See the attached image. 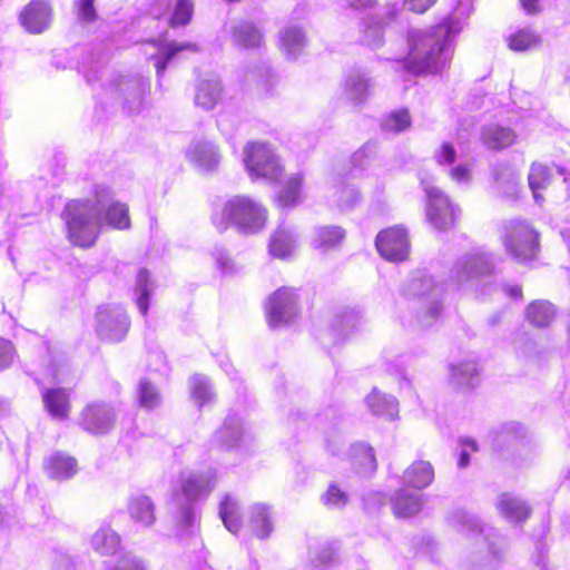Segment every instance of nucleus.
Masks as SVG:
<instances>
[{"mask_svg": "<svg viewBox=\"0 0 570 570\" xmlns=\"http://www.w3.org/2000/svg\"><path fill=\"white\" fill-rule=\"evenodd\" d=\"M248 525L259 539H266L273 531L271 509L263 503H255L248 510Z\"/></svg>", "mask_w": 570, "mask_h": 570, "instance_id": "bb28decb", "label": "nucleus"}, {"mask_svg": "<svg viewBox=\"0 0 570 570\" xmlns=\"http://www.w3.org/2000/svg\"><path fill=\"white\" fill-rule=\"evenodd\" d=\"M212 220L219 232H224L229 225H233L242 234L254 235L265 228L268 210L253 197L235 195L214 212Z\"/></svg>", "mask_w": 570, "mask_h": 570, "instance_id": "7ed1b4c3", "label": "nucleus"}, {"mask_svg": "<svg viewBox=\"0 0 570 570\" xmlns=\"http://www.w3.org/2000/svg\"><path fill=\"white\" fill-rule=\"evenodd\" d=\"M115 421L111 406L106 403L94 402L88 404L80 414V425L92 434L107 433Z\"/></svg>", "mask_w": 570, "mask_h": 570, "instance_id": "2eb2a0df", "label": "nucleus"}, {"mask_svg": "<svg viewBox=\"0 0 570 570\" xmlns=\"http://www.w3.org/2000/svg\"><path fill=\"white\" fill-rule=\"evenodd\" d=\"M154 291V283L150 278L149 272L140 269L137 274L135 294L136 303L141 315H146L149 307V297Z\"/></svg>", "mask_w": 570, "mask_h": 570, "instance_id": "79ce46f5", "label": "nucleus"}, {"mask_svg": "<svg viewBox=\"0 0 570 570\" xmlns=\"http://www.w3.org/2000/svg\"><path fill=\"white\" fill-rule=\"evenodd\" d=\"M96 331L98 335L108 342L121 341L130 326L125 309L119 305H102L96 314Z\"/></svg>", "mask_w": 570, "mask_h": 570, "instance_id": "9b49d317", "label": "nucleus"}, {"mask_svg": "<svg viewBox=\"0 0 570 570\" xmlns=\"http://www.w3.org/2000/svg\"><path fill=\"white\" fill-rule=\"evenodd\" d=\"M375 246L381 256L390 262H402L410 252L407 233L399 226L380 232L375 239Z\"/></svg>", "mask_w": 570, "mask_h": 570, "instance_id": "f8f14e48", "label": "nucleus"}, {"mask_svg": "<svg viewBox=\"0 0 570 570\" xmlns=\"http://www.w3.org/2000/svg\"><path fill=\"white\" fill-rule=\"evenodd\" d=\"M461 444L464 448L461 450L458 464H459L460 468H465L470 463V451L471 452L476 451L478 450V444L472 439H463L461 441Z\"/></svg>", "mask_w": 570, "mask_h": 570, "instance_id": "052dcab7", "label": "nucleus"}, {"mask_svg": "<svg viewBox=\"0 0 570 570\" xmlns=\"http://www.w3.org/2000/svg\"><path fill=\"white\" fill-rule=\"evenodd\" d=\"M342 448V440L340 436H335L334 439H327L326 441V450L334 456L338 455Z\"/></svg>", "mask_w": 570, "mask_h": 570, "instance_id": "69168bd1", "label": "nucleus"}, {"mask_svg": "<svg viewBox=\"0 0 570 570\" xmlns=\"http://www.w3.org/2000/svg\"><path fill=\"white\" fill-rule=\"evenodd\" d=\"M368 410L386 420H395L399 414V403L392 395L381 393L374 389L365 399Z\"/></svg>", "mask_w": 570, "mask_h": 570, "instance_id": "a878e982", "label": "nucleus"}, {"mask_svg": "<svg viewBox=\"0 0 570 570\" xmlns=\"http://www.w3.org/2000/svg\"><path fill=\"white\" fill-rule=\"evenodd\" d=\"M127 509L131 520L142 528L151 527L156 520L154 503L147 495L130 497Z\"/></svg>", "mask_w": 570, "mask_h": 570, "instance_id": "b1692460", "label": "nucleus"}, {"mask_svg": "<svg viewBox=\"0 0 570 570\" xmlns=\"http://www.w3.org/2000/svg\"><path fill=\"white\" fill-rule=\"evenodd\" d=\"M502 291L511 298L522 297V289L519 285H504Z\"/></svg>", "mask_w": 570, "mask_h": 570, "instance_id": "338daca9", "label": "nucleus"}, {"mask_svg": "<svg viewBox=\"0 0 570 570\" xmlns=\"http://www.w3.org/2000/svg\"><path fill=\"white\" fill-rule=\"evenodd\" d=\"M372 88L371 80L363 75L353 73L347 77L345 81L346 97L354 104L362 102L366 99L370 89Z\"/></svg>", "mask_w": 570, "mask_h": 570, "instance_id": "37998d69", "label": "nucleus"}, {"mask_svg": "<svg viewBox=\"0 0 570 570\" xmlns=\"http://www.w3.org/2000/svg\"><path fill=\"white\" fill-rule=\"evenodd\" d=\"M345 238V230L340 226L325 225L314 228L311 245L322 252L337 247Z\"/></svg>", "mask_w": 570, "mask_h": 570, "instance_id": "cd10ccee", "label": "nucleus"}, {"mask_svg": "<svg viewBox=\"0 0 570 570\" xmlns=\"http://www.w3.org/2000/svg\"><path fill=\"white\" fill-rule=\"evenodd\" d=\"M434 159L439 165H450L455 160V149L450 142H443L435 151Z\"/></svg>", "mask_w": 570, "mask_h": 570, "instance_id": "6e6d98bb", "label": "nucleus"}, {"mask_svg": "<svg viewBox=\"0 0 570 570\" xmlns=\"http://www.w3.org/2000/svg\"><path fill=\"white\" fill-rule=\"evenodd\" d=\"M492 268L491 256L481 249H475L456 261L451 272V278L459 287H472L480 282L482 276L490 274Z\"/></svg>", "mask_w": 570, "mask_h": 570, "instance_id": "6e6552de", "label": "nucleus"}, {"mask_svg": "<svg viewBox=\"0 0 570 570\" xmlns=\"http://www.w3.org/2000/svg\"><path fill=\"white\" fill-rule=\"evenodd\" d=\"M21 26L33 35L46 31L52 20V8L47 0H32L21 11Z\"/></svg>", "mask_w": 570, "mask_h": 570, "instance_id": "dca6fc26", "label": "nucleus"}, {"mask_svg": "<svg viewBox=\"0 0 570 570\" xmlns=\"http://www.w3.org/2000/svg\"><path fill=\"white\" fill-rule=\"evenodd\" d=\"M436 1L438 0H403V8L411 12L422 14L432 8Z\"/></svg>", "mask_w": 570, "mask_h": 570, "instance_id": "bf43d9fd", "label": "nucleus"}, {"mask_svg": "<svg viewBox=\"0 0 570 570\" xmlns=\"http://www.w3.org/2000/svg\"><path fill=\"white\" fill-rule=\"evenodd\" d=\"M138 402L140 407L154 410L161 404V396L155 385L142 380L138 385Z\"/></svg>", "mask_w": 570, "mask_h": 570, "instance_id": "de8ad7c7", "label": "nucleus"}, {"mask_svg": "<svg viewBox=\"0 0 570 570\" xmlns=\"http://www.w3.org/2000/svg\"><path fill=\"white\" fill-rule=\"evenodd\" d=\"M451 381L459 387H474L480 382V367L475 361H462L451 365Z\"/></svg>", "mask_w": 570, "mask_h": 570, "instance_id": "473e14b6", "label": "nucleus"}, {"mask_svg": "<svg viewBox=\"0 0 570 570\" xmlns=\"http://www.w3.org/2000/svg\"><path fill=\"white\" fill-rule=\"evenodd\" d=\"M346 6L355 11H363L375 6L376 0H345Z\"/></svg>", "mask_w": 570, "mask_h": 570, "instance_id": "e2e57ef3", "label": "nucleus"}, {"mask_svg": "<svg viewBox=\"0 0 570 570\" xmlns=\"http://www.w3.org/2000/svg\"><path fill=\"white\" fill-rule=\"evenodd\" d=\"M557 311L553 304L543 299L532 302L525 309L527 320L537 327L549 326L554 320Z\"/></svg>", "mask_w": 570, "mask_h": 570, "instance_id": "e433bc0d", "label": "nucleus"}, {"mask_svg": "<svg viewBox=\"0 0 570 570\" xmlns=\"http://www.w3.org/2000/svg\"><path fill=\"white\" fill-rule=\"evenodd\" d=\"M404 294L410 297L425 298V309L419 315V322L422 326L428 327L438 320L441 313V304L439 302L441 288L431 276L425 274L414 276L406 284Z\"/></svg>", "mask_w": 570, "mask_h": 570, "instance_id": "1a4fd4ad", "label": "nucleus"}, {"mask_svg": "<svg viewBox=\"0 0 570 570\" xmlns=\"http://www.w3.org/2000/svg\"><path fill=\"white\" fill-rule=\"evenodd\" d=\"M450 523L460 531L482 532V528L478 519L465 511H456L450 518Z\"/></svg>", "mask_w": 570, "mask_h": 570, "instance_id": "8fccbe9b", "label": "nucleus"}, {"mask_svg": "<svg viewBox=\"0 0 570 570\" xmlns=\"http://www.w3.org/2000/svg\"><path fill=\"white\" fill-rule=\"evenodd\" d=\"M14 356L16 353L11 342L0 337V371L11 365Z\"/></svg>", "mask_w": 570, "mask_h": 570, "instance_id": "13d9d810", "label": "nucleus"}, {"mask_svg": "<svg viewBox=\"0 0 570 570\" xmlns=\"http://www.w3.org/2000/svg\"><path fill=\"white\" fill-rule=\"evenodd\" d=\"M333 203L341 210H350L361 202V194L353 184H347L343 179L333 180Z\"/></svg>", "mask_w": 570, "mask_h": 570, "instance_id": "72a5a7b5", "label": "nucleus"}, {"mask_svg": "<svg viewBox=\"0 0 570 570\" xmlns=\"http://www.w3.org/2000/svg\"><path fill=\"white\" fill-rule=\"evenodd\" d=\"M334 556V551L330 546H323L318 550L309 549L311 561L315 567H321L328 563Z\"/></svg>", "mask_w": 570, "mask_h": 570, "instance_id": "4d7b16f0", "label": "nucleus"}, {"mask_svg": "<svg viewBox=\"0 0 570 570\" xmlns=\"http://www.w3.org/2000/svg\"><path fill=\"white\" fill-rule=\"evenodd\" d=\"M92 549L102 554H114L120 546V537L109 525L100 527L91 537Z\"/></svg>", "mask_w": 570, "mask_h": 570, "instance_id": "c9c22d12", "label": "nucleus"}, {"mask_svg": "<svg viewBox=\"0 0 570 570\" xmlns=\"http://www.w3.org/2000/svg\"><path fill=\"white\" fill-rule=\"evenodd\" d=\"M185 156L188 163L202 173L216 170L222 160L219 148L204 138L193 139L186 148Z\"/></svg>", "mask_w": 570, "mask_h": 570, "instance_id": "ddd939ff", "label": "nucleus"}, {"mask_svg": "<svg viewBox=\"0 0 570 570\" xmlns=\"http://www.w3.org/2000/svg\"><path fill=\"white\" fill-rule=\"evenodd\" d=\"M358 323V317L353 313H346L343 315L340 325L342 330L345 328H355Z\"/></svg>", "mask_w": 570, "mask_h": 570, "instance_id": "0e129e2a", "label": "nucleus"}, {"mask_svg": "<svg viewBox=\"0 0 570 570\" xmlns=\"http://www.w3.org/2000/svg\"><path fill=\"white\" fill-rule=\"evenodd\" d=\"M68 238L79 247L92 246L105 228L126 229L130 226L128 207L115 200L106 185H96L90 197L70 200L62 214Z\"/></svg>", "mask_w": 570, "mask_h": 570, "instance_id": "f03ea898", "label": "nucleus"}, {"mask_svg": "<svg viewBox=\"0 0 570 570\" xmlns=\"http://www.w3.org/2000/svg\"><path fill=\"white\" fill-rule=\"evenodd\" d=\"M501 240L505 252L520 263L534 259L539 253V234L523 220L505 224Z\"/></svg>", "mask_w": 570, "mask_h": 570, "instance_id": "0eeeda50", "label": "nucleus"}, {"mask_svg": "<svg viewBox=\"0 0 570 570\" xmlns=\"http://www.w3.org/2000/svg\"><path fill=\"white\" fill-rule=\"evenodd\" d=\"M265 309L271 327L277 328L292 323L298 314V298L295 289L278 288L269 296Z\"/></svg>", "mask_w": 570, "mask_h": 570, "instance_id": "9d476101", "label": "nucleus"}, {"mask_svg": "<svg viewBox=\"0 0 570 570\" xmlns=\"http://www.w3.org/2000/svg\"><path fill=\"white\" fill-rule=\"evenodd\" d=\"M528 179L535 203L541 204L543 199L540 191L546 189L551 180L549 168L542 164H532Z\"/></svg>", "mask_w": 570, "mask_h": 570, "instance_id": "c03bdc74", "label": "nucleus"}, {"mask_svg": "<svg viewBox=\"0 0 570 570\" xmlns=\"http://www.w3.org/2000/svg\"><path fill=\"white\" fill-rule=\"evenodd\" d=\"M78 16L83 21H92L96 12L94 8V0H79L77 3Z\"/></svg>", "mask_w": 570, "mask_h": 570, "instance_id": "680f3d73", "label": "nucleus"}, {"mask_svg": "<svg viewBox=\"0 0 570 570\" xmlns=\"http://www.w3.org/2000/svg\"><path fill=\"white\" fill-rule=\"evenodd\" d=\"M507 41L511 50L521 52L534 48L539 43L540 38L531 29H520L511 33Z\"/></svg>", "mask_w": 570, "mask_h": 570, "instance_id": "a18cd8bd", "label": "nucleus"}, {"mask_svg": "<svg viewBox=\"0 0 570 570\" xmlns=\"http://www.w3.org/2000/svg\"><path fill=\"white\" fill-rule=\"evenodd\" d=\"M321 502L328 509H342L348 502V494L337 483L332 482L321 495Z\"/></svg>", "mask_w": 570, "mask_h": 570, "instance_id": "09e8293b", "label": "nucleus"}, {"mask_svg": "<svg viewBox=\"0 0 570 570\" xmlns=\"http://www.w3.org/2000/svg\"><path fill=\"white\" fill-rule=\"evenodd\" d=\"M517 139L515 131L509 126L490 124L481 131L482 142L491 149L500 150L511 146Z\"/></svg>", "mask_w": 570, "mask_h": 570, "instance_id": "5701e85b", "label": "nucleus"}, {"mask_svg": "<svg viewBox=\"0 0 570 570\" xmlns=\"http://www.w3.org/2000/svg\"><path fill=\"white\" fill-rule=\"evenodd\" d=\"M472 11V0H456L452 12L440 23L426 29H410L407 55L397 61V66L412 75H436L445 70L452 60L454 39L464 29Z\"/></svg>", "mask_w": 570, "mask_h": 570, "instance_id": "f257e3e1", "label": "nucleus"}, {"mask_svg": "<svg viewBox=\"0 0 570 570\" xmlns=\"http://www.w3.org/2000/svg\"><path fill=\"white\" fill-rule=\"evenodd\" d=\"M115 87L124 97L128 110L134 112L139 110L150 86L144 78L120 77Z\"/></svg>", "mask_w": 570, "mask_h": 570, "instance_id": "a211bd4d", "label": "nucleus"}, {"mask_svg": "<svg viewBox=\"0 0 570 570\" xmlns=\"http://www.w3.org/2000/svg\"><path fill=\"white\" fill-rule=\"evenodd\" d=\"M244 426L240 417L229 415L213 436V442L222 448H233L242 439Z\"/></svg>", "mask_w": 570, "mask_h": 570, "instance_id": "c756f323", "label": "nucleus"}, {"mask_svg": "<svg viewBox=\"0 0 570 570\" xmlns=\"http://www.w3.org/2000/svg\"><path fill=\"white\" fill-rule=\"evenodd\" d=\"M420 183L426 196V218L439 230L454 226L460 210L449 197L433 184V178L426 171H420Z\"/></svg>", "mask_w": 570, "mask_h": 570, "instance_id": "423d86ee", "label": "nucleus"}, {"mask_svg": "<svg viewBox=\"0 0 570 570\" xmlns=\"http://www.w3.org/2000/svg\"><path fill=\"white\" fill-rule=\"evenodd\" d=\"M385 24L381 16L368 14L360 22V41L362 45L376 49L384 42Z\"/></svg>", "mask_w": 570, "mask_h": 570, "instance_id": "4be33fe9", "label": "nucleus"}, {"mask_svg": "<svg viewBox=\"0 0 570 570\" xmlns=\"http://www.w3.org/2000/svg\"><path fill=\"white\" fill-rule=\"evenodd\" d=\"M243 155L245 169L252 179L278 183L283 177L285 166L271 144L249 141L245 145Z\"/></svg>", "mask_w": 570, "mask_h": 570, "instance_id": "39448f33", "label": "nucleus"}, {"mask_svg": "<svg viewBox=\"0 0 570 570\" xmlns=\"http://www.w3.org/2000/svg\"><path fill=\"white\" fill-rule=\"evenodd\" d=\"M216 485V473L213 469L203 472H183L179 485L174 489V503L178 510V522L185 528H193L196 512L193 502L206 498Z\"/></svg>", "mask_w": 570, "mask_h": 570, "instance_id": "20e7f679", "label": "nucleus"}, {"mask_svg": "<svg viewBox=\"0 0 570 570\" xmlns=\"http://www.w3.org/2000/svg\"><path fill=\"white\" fill-rule=\"evenodd\" d=\"M299 242V233L294 226L281 224L269 236L268 253L276 259H291L296 254Z\"/></svg>", "mask_w": 570, "mask_h": 570, "instance_id": "4468645a", "label": "nucleus"}, {"mask_svg": "<svg viewBox=\"0 0 570 570\" xmlns=\"http://www.w3.org/2000/svg\"><path fill=\"white\" fill-rule=\"evenodd\" d=\"M212 256L214 257L217 267L223 274H232L236 271L235 264L225 248L219 246L214 247Z\"/></svg>", "mask_w": 570, "mask_h": 570, "instance_id": "603ef678", "label": "nucleus"}, {"mask_svg": "<svg viewBox=\"0 0 570 570\" xmlns=\"http://www.w3.org/2000/svg\"><path fill=\"white\" fill-rule=\"evenodd\" d=\"M219 515L225 528L229 532L237 534L240 530L242 521L239 517V505L235 498L226 495L223 499L219 507Z\"/></svg>", "mask_w": 570, "mask_h": 570, "instance_id": "4c0bfd02", "label": "nucleus"}, {"mask_svg": "<svg viewBox=\"0 0 570 570\" xmlns=\"http://www.w3.org/2000/svg\"><path fill=\"white\" fill-rule=\"evenodd\" d=\"M43 470L48 478L63 481L72 478L78 472V464L72 456L56 452L45 459Z\"/></svg>", "mask_w": 570, "mask_h": 570, "instance_id": "aec40b11", "label": "nucleus"}, {"mask_svg": "<svg viewBox=\"0 0 570 570\" xmlns=\"http://www.w3.org/2000/svg\"><path fill=\"white\" fill-rule=\"evenodd\" d=\"M45 375H48L52 379V381H57V382H65V368L63 367H57V368H52V370H49L48 372L45 373Z\"/></svg>", "mask_w": 570, "mask_h": 570, "instance_id": "774afa93", "label": "nucleus"}, {"mask_svg": "<svg viewBox=\"0 0 570 570\" xmlns=\"http://www.w3.org/2000/svg\"><path fill=\"white\" fill-rule=\"evenodd\" d=\"M220 96V81L216 76H210L199 81L196 89L195 102L197 106L210 110L217 105Z\"/></svg>", "mask_w": 570, "mask_h": 570, "instance_id": "2f4dec72", "label": "nucleus"}, {"mask_svg": "<svg viewBox=\"0 0 570 570\" xmlns=\"http://www.w3.org/2000/svg\"><path fill=\"white\" fill-rule=\"evenodd\" d=\"M305 200L304 175L291 174L275 194V203L281 208H294Z\"/></svg>", "mask_w": 570, "mask_h": 570, "instance_id": "f3484780", "label": "nucleus"}, {"mask_svg": "<svg viewBox=\"0 0 570 570\" xmlns=\"http://www.w3.org/2000/svg\"><path fill=\"white\" fill-rule=\"evenodd\" d=\"M347 460L360 474H371L376 470L373 449L363 442L350 446Z\"/></svg>", "mask_w": 570, "mask_h": 570, "instance_id": "c85d7f7f", "label": "nucleus"}, {"mask_svg": "<svg viewBox=\"0 0 570 570\" xmlns=\"http://www.w3.org/2000/svg\"><path fill=\"white\" fill-rule=\"evenodd\" d=\"M434 480V469L429 461L417 460L409 465L402 475L403 484L415 490L428 488Z\"/></svg>", "mask_w": 570, "mask_h": 570, "instance_id": "412c9836", "label": "nucleus"}, {"mask_svg": "<svg viewBox=\"0 0 570 570\" xmlns=\"http://www.w3.org/2000/svg\"><path fill=\"white\" fill-rule=\"evenodd\" d=\"M42 401L48 413L56 420L69 416V393L66 389H47L42 392Z\"/></svg>", "mask_w": 570, "mask_h": 570, "instance_id": "393cba45", "label": "nucleus"}, {"mask_svg": "<svg viewBox=\"0 0 570 570\" xmlns=\"http://www.w3.org/2000/svg\"><path fill=\"white\" fill-rule=\"evenodd\" d=\"M499 512L510 522H520L529 515V507L527 503L512 494L504 493L498 501Z\"/></svg>", "mask_w": 570, "mask_h": 570, "instance_id": "f704fd0d", "label": "nucleus"}, {"mask_svg": "<svg viewBox=\"0 0 570 570\" xmlns=\"http://www.w3.org/2000/svg\"><path fill=\"white\" fill-rule=\"evenodd\" d=\"M233 38L236 45L244 48H257L263 42V35L249 22H240L234 28Z\"/></svg>", "mask_w": 570, "mask_h": 570, "instance_id": "58836bf2", "label": "nucleus"}, {"mask_svg": "<svg viewBox=\"0 0 570 570\" xmlns=\"http://www.w3.org/2000/svg\"><path fill=\"white\" fill-rule=\"evenodd\" d=\"M451 179L459 185H466L472 179V168L468 164H459L449 173Z\"/></svg>", "mask_w": 570, "mask_h": 570, "instance_id": "5fc2aeb1", "label": "nucleus"}, {"mask_svg": "<svg viewBox=\"0 0 570 570\" xmlns=\"http://www.w3.org/2000/svg\"><path fill=\"white\" fill-rule=\"evenodd\" d=\"M423 497L407 490H399L392 499L393 512L397 518H410L420 512Z\"/></svg>", "mask_w": 570, "mask_h": 570, "instance_id": "7c9ffc66", "label": "nucleus"}, {"mask_svg": "<svg viewBox=\"0 0 570 570\" xmlns=\"http://www.w3.org/2000/svg\"><path fill=\"white\" fill-rule=\"evenodd\" d=\"M111 570H147L144 561L131 553H126Z\"/></svg>", "mask_w": 570, "mask_h": 570, "instance_id": "864d4df0", "label": "nucleus"}, {"mask_svg": "<svg viewBox=\"0 0 570 570\" xmlns=\"http://www.w3.org/2000/svg\"><path fill=\"white\" fill-rule=\"evenodd\" d=\"M193 11L194 3L191 0H176L170 24L173 27L187 24L191 19Z\"/></svg>", "mask_w": 570, "mask_h": 570, "instance_id": "3c124183", "label": "nucleus"}, {"mask_svg": "<svg viewBox=\"0 0 570 570\" xmlns=\"http://www.w3.org/2000/svg\"><path fill=\"white\" fill-rule=\"evenodd\" d=\"M411 126V117L406 109L394 110L382 121V128L386 132L397 134Z\"/></svg>", "mask_w": 570, "mask_h": 570, "instance_id": "49530a36", "label": "nucleus"}, {"mask_svg": "<svg viewBox=\"0 0 570 570\" xmlns=\"http://www.w3.org/2000/svg\"><path fill=\"white\" fill-rule=\"evenodd\" d=\"M191 50L196 51V45L193 43H176V42H168V43H160L157 47V55L154 57L156 62L155 67L157 70V76L160 77L164 70L166 69L167 63L170 61V59L178 52L183 50Z\"/></svg>", "mask_w": 570, "mask_h": 570, "instance_id": "ea45409f", "label": "nucleus"}, {"mask_svg": "<svg viewBox=\"0 0 570 570\" xmlns=\"http://www.w3.org/2000/svg\"><path fill=\"white\" fill-rule=\"evenodd\" d=\"M306 42L304 30L296 24L286 26L279 31V49L289 60H296L303 53Z\"/></svg>", "mask_w": 570, "mask_h": 570, "instance_id": "6ab92c4d", "label": "nucleus"}, {"mask_svg": "<svg viewBox=\"0 0 570 570\" xmlns=\"http://www.w3.org/2000/svg\"><path fill=\"white\" fill-rule=\"evenodd\" d=\"M190 394L198 407L209 404L215 396L209 380L204 375H194L189 380Z\"/></svg>", "mask_w": 570, "mask_h": 570, "instance_id": "a19ab883", "label": "nucleus"}]
</instances>
